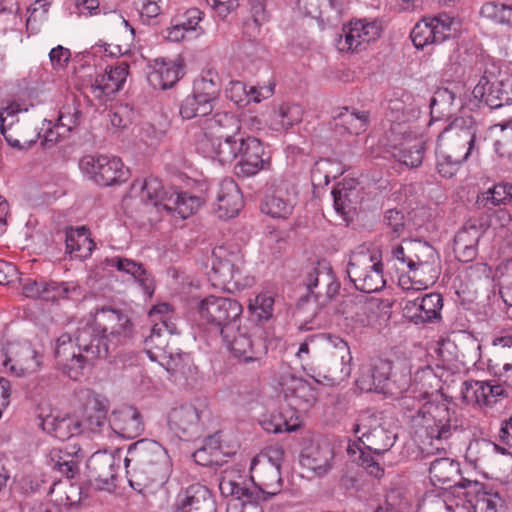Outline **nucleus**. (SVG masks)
<instances>
[{
	"mask_svg": "<svg viewBox=\"0 0 512 512\" xmlns=\"http://www.w3.org/2000/svg\"><path fill=\"white\" fill-rule=\"evenodd\" d=\"M385 395L401 397L405 417L415 429H424L431 440H446L462 427V421L447 403L434 399V394L418 383H412L411 371L402 364L388 376Z\"/></svg>",
	"mask_w": 512,
	"mask_h": 512,
	"instance_id": "nucleus-1",
	"label": "nucleus"
},
{
	"mask_svg": "<svg viewBox=\"0 0 512 512\" xmlns=\"http://www.w3.org/2000/svg\"><path fill=\"white\" fill-rule=\"evenodd\" d=\"M124 465L129 485L143 495L166 484L173 470L166 448L148 438L128 446Z\"/></svg>",
	"mask_w": 512,
	"mask_h": 512,
	"instance_id": "nucleus-2",
	"label": "nucleus"
},
{
	"mask_svg": "<svg viewBox=\"0 0 512 512\" xmlns=\"http://www.w3.org/2000/svg\"><path fill=\"white\" fill-rule=\"evenodd\" d=\"M133 331L134 324L125 310L104 305L95 308L91 323L79 328L78 341L92 357L107 358L132 339Z\"/></svg>",
	"mask_w": 512,
	"mask_h": 512,
	"instance_id": "nucleus-3",
	"label": "nucleus"
},
{
	"mask_svg": "<svg viewBox=\"0 0 512 512\" xmlns=\"http://www.w3.org/2000/svg\"><path fill=\"white\" fill-rule=\"evenodd\" d=\"M477 125L471 117L456 118L438 135L436 168L445 178L453 177L475 147Z\"/></svg>",
	"mask_w": 512,
	"mask_h": 512,
	"instance_id": "nucleus-4",
	"label": "nucleus"
},
{
	"mask_svg": "<svg viewBox=\"0 0 512 512\" xmlns=\"http://www.w3.org/2000/svg\"><path fill=\"white\" fill-rule=\"evenodd\" d=\"M307 294L302 296L296 306L298 317H302L303 329H311V323L320 309L327 305L340 291V283L336 280L331 267L325 262H318L317 266L307 273L304 281Z\"/></svg>",
	"mask_w": 512,
	"mask_h": 512,
	"instance_id": "nucleus-5",
	"label": "nucleus"
},
{
	"mask_svg": "<svg viewBox=\"0 0 512 512\" xmlns=\"http://www.w3.org/2000/svg\"><path fill=\"white\" fill-rule=\"evenodd\" d=\"M323 345V353L318 359L316 373L330 385H339L346 381L352 371V355L348 343L328 333H320L310 338Z\"/></svg>",
	"mask_w": 512,
	"mask_h": 512,
	"instance_id": "nucleus-6",
	"label": "nucleus"
},
{
	"mask_svg": "<svg viewBox=\"0 0 512 512\" xmlns=\"http://www.w3.org/2000/svg\"><path fill=\"white\" fill-rule=\"evenodd\" d=\"M347 274L356 289L374 293L386 285L381 255L376 248L360 245L350 255Z\"/></svg>",
	"mask_w": 512,
	"mask_h": 512,
	"instance_id": "nucleus-7",
	"label": "nucleus"
},
{
	"mask_svg": "<svg viewBox=\"0 0 512 512\" xmlns=\"http://www.w3.org/2000/svg\"><path fill=\"white\" fill-rule=\"evenodd\" d=\"M472 94L491 109L509 105L512 103V74L494 63L487 65Z\"/></svg>",
	"mask_w": 512,
	"mask_h": 512,
	"instance_id": "nucleus-8",
	"label": "nucleus"
},
{
	"mask_svg": "<svg viewBox=\"0 0 512 512\" xmlns=\"http://www.w3.org/2000/svg\"><path fill=\"white\" fill-rule=\"evenodd\" d=\"M257 464H260L261 470L267 472L266 481L260 486L254 483L252 476L250 477L248 485L242 490L241 496L238 499L243 505H258L262 501H266L275 496L280 491L282 479L279 459L273 460L270 454L262 456L260 460L254 458L251 463L252 471L256 470Z\"/></svg>",
	"mask_w": 512,
	"mask_h": 512,
	"instance_id": "nucleus-9",
	"label": "nucleus"
},
{
	"mask_svg": "<svg viewBox=\"0 0 512 512\" xmlns=\"http://www.w3.org/2000/svg\"><path fill=\"white\" fill-rule=\"evenodd\" d=\"M198 310L201 319L222 334V330H231L239 325L243 307L236 299L211 295L200 301Z\"/></svg>",
	"mask_w": 512,
	"mask_h": 512,
	"instance_id": "nucleus-10",
	"label": "nucleus"
},
{
	"mask_svg": "<svg viewBox=\"0 0 512 512\" xmlns=\"http://www.w3.org/2000/svg\"><path fill=\"white\" fill-rule=\"evenodd\" d=\"M78 338L79 328L75 333L74 342L69 334H62L56 341L54 351L57 363L73 380L80 377L86 366L92 365L97 359H102L101 357H92V354L80 345Z\"/></svg>",
	"mask_w": 512,
	"mask_h": 512,
	"instance_id": "nucleus-11",
	"label": "nucleus"
},
{
	"mask_svg": "<svg viewBox=\"0 0 512 512\" xmlns=\"http://www.w3.org/2000/svg\"><path fill=\"white\" fill-rule=\"evenodd\" d=\"M353 432L361 434L359 440L375 456L388 452L397 439V433L386 427L375 414L363 415L354 425Z\"/></svg>",
	"mask_w": 512,
	"mask_h": 512,
	"instance_id": "nucleus-12",
	"label": "nucleus"
},
{
	"mask_svg": "<svg viewBox=\"0 0 512 512\" xmlns=\"http://www.w3.org/2000/svg\"><path fill=\"white\" fill-rule=\"evenodd\" d=\"M81 171L97 185L112 186L126 181V171L120 158L86 155L79 161Z\"/></svg>",
	"mask_w": 512,
	"mask_h": 512,
	"instance_id": "nucleus-13",
	"label": "nucleus"
},
{
	"mask_svg": "<svg viewBox=\"0 0 512 512\" xmlns=\"http://www.w3.org/2000/svg\"><path fill=\"white\" fill-rule=\"evenodd\" d=\"M211 411L206 401H196L192 404L181 405L172 409L168 416V424L171 430L180 436L196 435L204 423L209 420Z\"/></svg>",
	"mask_w": 512,
	"mask_h": 512,
	"instance_id": "nucleus-14",
	"label": "nucleus"
},
{
	"mask_svg": "<svg viewBox=\"0 0 512 512\" xmlns=\"http://www.w3.org/2000/svg\"><path fill=\"white\" fill-rule=\"evenodd\" d=\"M243 255L237 248L229 249L218 246L212 250V273L221 284L233 285L238 288L242 285Z\"/></svg>",
	"mask_w": 512,
	"mask_h": 512,
	"instance_id": "nucleus-15",
	"label": "nucleus"
},
{
	"mask_svg": "<svg viewBox=\"0 0 512 512\" xmlns=\"http://www.w3.org/2000/svg\"><path fill=\"white\" fill-rule=\"evenodd\" d=\"M120 458L107 451H98L87 461L88 484L94 491L112 492L116 488L117 468Z\"/></svg>",
	"mask_w": 512,
	"mask_h": 512,
	"instance_id": "nucleus-16",
	"label": "nucleus"
},
{
	"mask_svg": "<svg viewBox=\"0 0 512 512\" xmlns=\"http://www.w3.org/2000/svg\"><path fill=\"white\" fill-rule=\"evenodd\" d=\"M455 24V18L445 13L424 18L414 26L410 38L417 49H423L427 45L442 43L448 39Z\"/></svg>",
	"mask_w": 512,
	"mask_h": 512,
	"instance_id": "nucleus-17",
	"label": "nucleus"
},
{
	"mask_svg": "<svg viewBox=\"0 0 512 512\" xmlns=\"http://www.w3.org/2000/svg\"><path fill=\"white\" fill-rule=\"evenodd\" d=\"M295 186L287 179L279 178L273 182L270 192L261 203V211L272 218H288L294 209Z\"/></svg>",
	"mask_w": 512,
	"mask_h": 512,
	"instance_id": "nucleus-18",
	"label": "nucleus"
},
{
	"mask_svg": "<svg viewBox=\"0 0 512 512\" xmlns=\"http://www.w3.org/2000/svg\"><path fill=\"white\" fill-rule=\"evenodd\" d=\"M382 33V26L377 20L358 19L344 25L338 41L341 51H358L362 46L376 41Z\"/></svg>",
	"mask_w": 512,
	"mask_h": 512,
	"instance_id": "nucleus-19",
	"label": "nucleus"
},
{
	"mask_svg": "<svg viewBox=\"0 0 512 512\" xmlns=\"http://www.w3.org/2000/svg\"><path fill=\"white\" fill-rule=\"evenodd\" d=\"M240 158L235 165L237 176L250 177L256 175L259 171L269 169L270 156L265 151L263 143L253 136H247L241 139Z\"/></svg>",
	"mask_w": 512,
	"mask_h": 512,
	"instance_id": "nucleus-20",
	"label": "nucleus"
},
{
	"mask_svg": "<svg viewBox=\"0 0 512 512\" xmlns=\"http://www.w3.org/2000/svg\"><path fill=\"white\" fill-rule=\"evenodd\" d=\"M244 135L239 131L237 133H225L219 138L202 139L198 148L202 153L211 159L217 160L222 165L232 163L238 158L241 152V139Z\"/></svg>",
	"mask_w": 512,
	"mask_h": 512,
	"instance_id": "nucleus-21",
	"label": "nucleus"
},
{
	"mask_svg": "<svg viewBox=\"0 0 512 512\" xmlns=\"http://www.w3.org/2000/svg\"><path fill=\"white\" fill-rule=\"evenodd\" d=\"M212 491L201 483H194L177 494L173 512H216Z\"/></svg>",
	"mask_w": 512,
	"mask_h": 512,
	"instance_id": "nucleus-22",
	"label": "nucleus"
},
{
	"mask_svg": "<svg viewBox=\"0 0 512 512\" xmlns=\"http://www.w3.org/2000/svg\"><path fill=\"white\" fill-rule=\"evenodd\" d=\"M40 355L28 342L10 344L3 365L16 376L34 373L40 367Z\"/></svg>",
	"mask_w": 512,
	"mask_h": 512,
	"instance_id": "nucleus-23",
	"label": "nucleus"
},
{
	"mask_svg": "<svg viewBox=\"0 0 512 512\" xmlns=\"http://www.w3.org/2000/svg\"><path fill=\"white\" fill-rule=\"evenodd\" d=\"M222 339L232 355L243 363H253L260 367L261 351L257 350V344L240 325L231 330H222Z\"/></svg>",
	"mask_w": 512,
	"mask_h": 512,
	"instance_id": "nucleus-24",
	"label": "nucleus"
},
{
	"mask_svg": "<svg viewBox=\"0 0 512 512\" xmlns=\"http://www.w3.org/2000/svg\"><path fill=\"white\" fill-rule=\"evenodd\" d=\"M443 298L439 293H428L421 298L406 302L404 316L415 324L437 322L441 319Z\"/></svg>",
	"mask_w": 512,
	"mask_h": 512,
	"instance_id": "nucleus-25",
	"label": "nucleus"
},
{
	"mask_svg": "<svg viewBox=\"0 0 512 512\" xmlns=\"http://www.w3.org/2000/svg\"><path fill=\"white\" fill-rule=\"evenodd\" d=\"M334 449L326 439L312 440L301 452V464L316 475L323 476L332 468Z\"/></svg>",
	"mask_w": 512,
	"mask_h": 512,
	"instance_id": "nucleus-26",
	"label": "nucleus"
},
{
	"mask_svg": "<svg viewBox=\"0 0 512 512\" xmlns=\"http://www.w3.org/2000/svg\"><path fill=\"white\" fill-rule=\"evenodd\" d=\"M484 233V226L478 220H468L454 237L453 251L456 258L464 263L477 256V246Z\"/></svg>",
	"mask_w": 512,
	"mask_h": 512,
	"instance_id": "nucleus-27",
	"label": "nucleus"
},
{
	"mask_svg": "<svg viewBox=\"0 0 512 512\" xmlns=\"http://www.w3.org/2000/svg\"><path fill=\"white\" fill-rule=\"evenodd\" d=\"M391 370V361L381 358L375 359L369 364L361 366L356 385L364 392L384 393Z\"/></svg>",
	"mask_w": 512,
	"mask_h": 512,
	"instance_id": "nucleus-28",
	"label": "nucleus"
},
{
	"mask_svg": "<svg viewBox=\"0 0 512 512\" xmlns=\"http://www.w3.org/2000/svg\"><path fill=\"white\" fill-rule=\"evenodd\" d=\"M128 69L129 64L126 61H120L117 65L111 66L109 71L97 76L91 84L89 88L91 95L102 101L118 92L126 81Z\"/></svg>",
	"mask_w": 512,
	"mask_h": 512,
	"instance_id": "nucleus-29",
	"label": "nucleus"
},
{
	"mask_svg": "<svg viewBox=\"0 0 512 512\" xmlns=\"http://www.w3.org/2000/svg\"><path fill=\"white\" fill-rule=\"evenodd\" d=\"M283 393L288 404L298 411H307L317 400L312 385L308 381L295 376H290L285 380Z\"/></svg>",
	"mask_w": 512,
	"mask_h": 512,
	"instance_id": "nucleus-30",
	"label": "nucleus"
},
{
	"mask_svg": "<svg viewBox=\"0 0 512 512\" xmlns=\"http://www.w3.org/2000/svg\"><path fill=\"white\" fill-rule=\"evenodd\" d=\"M110 424L115 433L127 439H134L144 431L142 416L133 406H123L115 410Z\"/></svg>",
	"mask_w": 512,
	"mask_h": 512,
	"instance_id": "nucleus-31",
	"label": "nucleus"
},
{
	"mask_svg": "<svg viewBox=\"0 0 512 512\" xmlns=\"http://www.w3.org/2000/svg\"><path fill=\"white\" fill-rule=\"evenodd\" d=\"M215 211L219 218L229 219L235 217L243 206L241 191L232 179L221 182L216 197Z\"/></svg>",
	"mask_w": 512,
	"mask_h": 512,
	"instance_id": "nucleus-32",
	"label": "nucleus"
},
{
	"mask_svg": "<svg viewBox=\"0 0 512 512\" xmlns=\"http://www.w3.org/2000/svg\"><path fill=\"white\" fill-rule=\"evenodd\" d=\"M152 69L147 76L149 84L154 89L166 90L172 88L181 78V65L175 61L157 58L150 65Z\"/></svg>",
	"mask_w": 512,
	"mask_h": 512,
	"instance_id": "nucleus-33",
	"label": "nucleus"
},
{
	"mask_svg": "<svg viewBox=\"0 0 512 512\" xmlns=\"http://www.w3.org/2000/svg\"><path fill=\"white\" fill-rule=\"evenodd\" d=\"M198 125L203 132V139L219 138L225 133H237L240 130L239 120L226 112H216L198 120Z\"/></svg>",
	"mask_w": 512,
	"mask_h": 512,
	"instance_id": "nucleus-34",
	"label": "nucleus"
},
{
	"mask_svg": "<svg viewBox=\"0 0 512 512\" xmlns=\"http://www.w3.org/2000/svg\"><path fill=\"white\" fill-rule=\"evenodd\" d=\"M39 426L53 437L64 441L82 432V423L71 416L49 414L40 417Z\"/></svg>",
	"mask_w": 512,
	"mask_h": 512,
	"instance_id": "nucleus-35",
	"label": "nucleus"
},
{
	"mask_svg": "<svg viewBox=\"0 0 512 512\" xmlns=\"http://www.w3.org/2000/svg\"><path fill=\"white\" fill-rule=\"evenodd\" d=\"M173 339V330L166 319L161 318L150 329V334L145 338L147 352L152 360H159L158 354H168V351L174 349L170 341Z\"/></svg>",
	"mask_w": 512,
	"mask_h": 512,
	"instance_id": "nucleus-36",
	"label": "nucleus"
},
{
	"mask_svg": "<svg viewBox=\"0 0 512 512\" xmlns=\"http://www.w3.org/2000/svg\"><path fill=\"white\" fill-rule=\"evenodd\" d=\"M417 250L422 251L428 256L432 255V247L430 245L421 241H410L407 243L406 247L397 245L393 248L392 258L399 262L401 266L400 268L407 266L411 272H417L428 264L427 260L421 259L416 255V253H413Z\"/></svg>",
	"mask_w": 512,
	"mask_h": 512,
	"instance_id": "nucleus-37",
	"label": "nucleus"
},
{
	"mask_svg": "<svg viewBox=\"0 0 512 512\" xmlns=\"http://www.w3.org/2000/svg\"><path fill=\"white\" fill-rule=\"evenodd\" d=\"M203 201L200 197L189 194L188 192H177L173 190L166 202H164V211L172 217L187 219L197 212Z\"/></svg>",
	"mask_w": 512,
	"mask_h": 512,
	"instance_id": "nucleus-38",
	"label": "nucleus"
},
{
	"mask_svg": "<svg viewBox=\"0 0 512 512\" xmlns=\"http://www.w3.org/2000/svg\"><path fill=\"white\" fill-rule=\"evenodd\" d=\"M132 191H139L144 202L151 204L158 210H164V202L171 195L173 189L166 190L158 178L148 177L144 180H136L132 184Z\"/></svg>",
	"mask_w": 512,
	"mask_h": 512,
	"instance_id": "nucleus-39",
	"label": "nucleus"
},
{
	"mask_svg": "<svg viewBox=\"0 0 512 512\" xmlns=\"http://www.w3.org/2000/svg\"><path fill=\"white\" fill-rule=\"evenodd\" d=\"M369 112L359 111L355 108L343 107L333 116L335 128H342L345 132L359 135L369 126Z\"/></svg>",
	"mask_w": 512,
	"mask_h": 512,
	"instance_id": "nucleus-40",
	"label": "nucleus"
},
{
	"mask_svg": "<svg viewBox=\"0 0 512 512\" xmlns=\"http://www.w3.org/2000/svg\"><path fill=\"white\" fill-rule=\"evenodd\" d=\"M81 449L69 452L62 449H52L48 457V465L71 480L79 473V463L83 458Z\"/></svg>",
	"mask_w": 512,
	"mask_h": 512,
	"instance_id": "nucleus-41",
	"label": "nucleus"
},
{
	"mask_svg": "<svg viewBox=\"0 0 512 512\" xmlns=\"http://www.w3.org/2000/svg\"><path fill=\"white\" fill-rule=\"evenodd\" d=\"M429 474L434 485L452 488V482L459 477L460 465L450 458H437L430 463Z\"/></svg>",
	"mask_w": 512,
	"mask_h": 512,
	"instance_id": "nucleus-42",
	"label": "nucleus"
},
{
	"mask_svg": "<svg viewBox=\"0 0 512 512\" xmlns=\"http://www.w3.org/2000/svg\"><path fill=\"white\" fill-rule=\"evenodd\" d=\"M369 304L364 295L347 294L344 295L341 301L335 306V311L346 318H356L362 326L367 323V313Z\"/></svg>",
	"mask_w": 512,
	"mask_h": 512,
	"instance_id": "nucleus-43",
	"label": "nucleus"
},
{
	"mask_svg": "<svg viewBox=\"0 0 512 512\" xmlns=\"http://www.w3.org/2000/svg\"><path fill=\"white\" fill-rule=\"evenodd\" d=\"M107 264L111 267H115L118 271L130 274L140 283L147 294L151 295L153 293V280L147 276L146 270L141 263L117 256L107 259Z\"/></svg>",
	"mask_w": 512,
	"mask_h": 512,
	"instance_id": "nucleus-44",
	"label": "nucleus"
},
{
	"mask_svg": "<svg viewBox=\"0 0 512 512\" xmlns=\"http://www.w3.org/2000/svg\"><path fill=\"white\" fill-rule=\"evenodd\" d=\"M57 486L63 488L65 494L64 498L59 499L60 502L69 507L80 504L83 499L89 497L93 490L88 481L82 483L54 481L47 489V495L53 494Z\"/></svg>",
	"mask_w": 512,
	"mask_h": 512,
	"instance_id": "nucleus-45",
	"label": "nucleus"
},
{
	"mask_svg": "<svg viewBox=\"0 0 512 512\" xmlns=\"http://www.w3.org/2000/svg\"><path fill=\"white\" fill-rule=\"evenodd\" d=\"M65 243L67 251L81 259L90 256L94 247V243L89 236V230L85 227L68 231Z\"/></svg>",
	"mask_w": 512,
	"mask_h": 512,
	"instance_id": "nucleus-46",
	"label": "nucleus"
},
{
	"mask_svg": "<svg viewBox=\"0 0 512 512\" xmlns=\"http://www.w3.org/2000/svg\"><path fill=\"white\" fill-rule=\"evenodd\" d=\"M512 203V184L501 182L495 184L486 192L478 195L476 204L478 207L492 209L495 206L508 205Z\"/></svg>",
	"mask_w": 512,
	"mask_h": 512,
	"instance_id": "nucleus-47",
	"label": "nucleus"
},
{
	"mask_svg": "<svg viewBox=\"0 0 512 512\" xmlns=\"http://www.w3.org/2000/svg\"><path fill=\"white\" fill-rule=\"evenodd\" d=\"M335 210L346 215L352 209L356 208L358 199V190L355 187V181L349 180L339 183L332 191Z\"/></svg>",
	"mask_w": 512,
	"mask_h": 512,
	"instance_id": "nucleus-48",
	"label": "nucleus"
},
{
	"mask_svg": "<svg viewBox=\"0 0 512 512\" xmlns=\"http://www.w3.org/2000/svg\"><path fill=\"white\" fill-rule=\"evenodd\" d=\"M214 103L195 93L188 95L181 103L179 113L183 119L204 118L213 111Z\"/></svg>",
	"mask_w": 512,
	"mask_h": 512,
	"instance_id": "nucleus-49",
	"label": "nucleus"
},
{
	"mask_svg": "<svg viewBox=\"0 0 512 512\" xmlns=\"http://www.w3.org/2000/svg\"><path fill=\"white\" fill-rule=\"evenodd\" d=\"M159 361L166 370L172 374L186 376L192 370L191 357L189 354L178 352L177 349H171L168 354H158Z\"/></svg>",
	"mask_w": 512,
	"mask_h": 512,
	"instance_id": "nucleus-50",
	"label": "nucleus"
},
{
	"mask_svg": "<svg viewBox=\"0 0 512 512\" xmlns=\"http://www.w3.org/2000/svg\"><path fill=\"white\" fill-rule=\"evenodd\" d=\"M219 79L214 71H207L196 79L193 84V93L215 103L219 97Z\"/></svg>",
	"mask_w": 512,
	"mask_h": 512,
	"instance_id": "nucleus-51",
	"label": "nucleus"
},
{
	"mask_svg": "<svg viewBox=\"0 0 512 512\" xmlns=\"http://www.w3.org/2000/svg\"><path fill=\"white\" fill-rule=\"evenodd\" d=\"M461 395L463 401L468 405L488 406L485 381H465L462 385Z\"/></svg>",
	"mask_w": 512,
	"mask_h": 512,
	"instance_id": "nucleus-52",
	"label": "nucleus"
},
{
	"mask_svg": "<svg viewBox=\"0 0 512 512\" xmlns=\"http://www.w3.org/2000/svg\"><path fill=\"white\" fill-rule=\"evenodd\" d=\"M475 507L482 512H499L505 507V500L498 491L485 485L484 489L476 495Z\"/></svg>",
	"mask_w": 512,
	"mask_h": 512,
	"instance_id": "nucleus-53",
	"label": "nucleus"
},
{
	"mask_svg": "<svg viewBox=\"0 0 512 512\" xmlns=\"http://www.w3.org/2000/svg\"><path fill=\"white\" fill-rule=\"evenodd\" d=\"M274 299L267 293H261L250 300L248 310L258 322H266L273 316Z\"/></svg>",
	"mask_w": 512,
	"mask_h": 512,
	"instance_id": "nucleus-54",
	"label": "nucleus"
},
{
	"mask_svg": "<svg viewBox=\"0 0 512 512\" xmlns=\"http://www.w3.org/2000/svg\"><path fill=\"white\" fill-rule=\"evenodd\" d=\"M389 108L396 119L414 115L417 111L413 96L407 92H396L389 101Z\"/></svg>",
	"mask_w": 512,
	"mask_h": 512,
	"instance_id": "nucleus-55",
	"label": "nucleus"
},
{
	"mask_svg": "<svg viewBox=\"0 0 512 512\" xmlns=\"http://www.w3.org/2000/svg\"><path fill=\"white\" fill-rule=\"evenodd\" d=\"M302 116L303 110L296 104H282L273 111L274 120L285 129L299 123Z\"/></svg>",
	"mask_w": 512,
	"mask_h": 512,
	"instance_id": "nucleus-56",
	"label": "nucleus"
},
{
	"mask_svg": "<svg viewBox=\"0 0 512 512\" xmlns=\"http://www.w3.org/2000/svg\"><path fill=\"white\" fill-rule=\"evenodd\" d=\"M480 15L495 23H512V7L496 2H487L482 5Z\"/></svg>",
	"mask_w": 512,
	"mask_h": 512,
	"instance_id": "nucleus-57",
	"label": "nucleus"
},
{
	"mask_svg": "<svg viewBox=\"0 0 512 512\" xmlns=\"http://www.w3.org/2000/svg\"><path fill=\"white\" fill-rule=\"evenodd\" d=\"M250 479H246L241 475L233 476L230 473H226L219 484V489L223 496H233L235 499H239L242 490L248 485Z\"/></svg>",
	"mask_w": 512,
	"mask_h": 512,
	"instance_id": "nucleus-58",
	"label": "nucleus"
},
{
	"mask_svg": "<svg viewBox=\"0 0 512 512\" xmlns=\"http://www.w3.org/2000/svg\"><path fill=\"white\" fill-rule=\"evenodd\" d=\"M424 151L425 143L418 141L410 147L401 149L397 154V158L400 163L407 167L416 168L422 164Z\"/></svg>",
	"mask_w": 512,
	"mask_h": 512,
	"instance_id": "nucleus-59",
	"label": "nucleus"
},
{
	"mask_svg": "<svg viewBox=\"0 0 512 512\" xmlns=\"http://www.w3.org/2000/svg\"><path fill=\"white\" fill-rule=\"evenodd\" d=\"M77 290L78 288L75 285H71L67 282H46L45 288L43 290L44 300L56 301L59 299H68L72 296V294L77 293Z\"/></svg>",
	"mask_w": 512,
	"mask_h": 512,
	"instance_id": "nucleus-60",
	"label": "nucleus"
},
{
	"mask_svg": "<svg viewBox=\"0 0 512 512\" xmlns=\"http://www.w3.org/2000/svg\"><path fill=\"white\" fill-rule=\"evenodd\" d=\"M455 100V93L448 88H438L430 99L431 114L438 113L444 115L450 112V108Z\"/></svg>",
	"mask_w": 512,
	"mask_h": 512,
	"instance_id": "nucleus-61",
	"label": "nucleus"
},
{
	"mask_svg": "<svg viewBox=\"0 0 512 512\" xmlns=\"http://www.w3.org/2000/svg\"><path fill=\"white\" fill-rule=\"evenodd\" d=\"M23 109L21 108V105L16 102L12 101L7 104V106L2 107L0 109V131L1 134L4 136L7 143L12 147H20V141L19 140H12L10 135L7 133V119L8 117L14 118L17 113L21 112ZM11 121L14 122V119Z\"/></svg>",
	"mask_w": 512,
	"mask_h": 512,
	"instance_id": "nucleus-62",
	"label": "nucleus"
},
{
	"mask_svg": "<svg viewBox=\"0 0 512 512\" xmlns=\"http://www.w3.org/2000/svg\"><path fill=\"white\" fill-rule=\"evenodd\" d=\"M298 425H291L281 413L272 414L270 419L263 422V428L270 433L292 432Z\"/></svg>",
	"mask_w": 512,
	"mask_h": 512,
	"instance_id": "nucleus-63",
	"label": "nucleus"
},
{
	"mask_svg": "<svg viewBox=\"0 0 512 512\" xmlns=\"http://www.w3.org/2000/svg\"><path fill=\"white\" fill-rule=\"evenodd\" d=\"M373 452L369 450H361L359 456V464L363 467L368 474L375 478H381L384 474V469L379 461L372 455Z\"/></svg>",
	"mask_w": 512,
	"mask_h": 512,
	"instance_id": "nucleus-64",
	"label": "nucleus"
}]
</instances>
